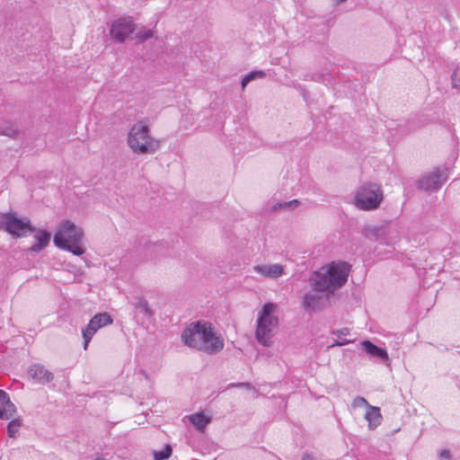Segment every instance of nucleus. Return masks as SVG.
Segmentation results:
<instances>
[{"mask_svg": "<svg viewBox=\"0 0 460 460\" xmlns=\"http://www.w3.org/2000/svg\"><path fill=\"white\" fill-rule=\"evenodd\" d=\"M181 341L186 346L208 354H217L224 348L223 339L217 336L211 324L206 322L191 323L182 332Z\"/></svg>", "mask_w": 460, "mask_h": 460, "instance_id": "nucleus-1", "label": "nucleus"}, {"mask_svg": "<svg viewBox=\"0 0 460 460\" xmlns=\"http://www.w3.org/2000/svg\"><path fill=\"white\" fill-rule=\"evenodd\" d=\"M350 265L345 261H332L324 272H316L311 279L314 290L319 292H333L341 288L348 279Z\"/></svg>", "mask_w": 460, "mask_h": 460, "instance_id": "nucleus-2", "label": "nucleus"}, {"mask_svg": "<svg viewBox=\"0 0 460 460\" xmlns=\"http://www.w3.org/2000/svg\"><path fill=\"white\" fill-rule=\"evenodd\" d=\"M83 230L69 220H64L58 226L53 242L59 249L81 256L85 252L83 245Z\"/></svg>", "mask_w": 460, "mask_h": 460, "instance_id": "nucleus-3", "label": "nucleus"}, {"mask_svg": "<svg viewBox=\"0 0 460 460\" xmlns=\"http://www.w3.org/2000/svg\"><path fill=\"white\" fill-rule=\"evenodd\" d=\"M276 309V304L266 303L258 315L255 337L258 342L265 347L271 345L272 338L279 327V318L274 314Z\"/></svg>", "mask_w": 460, "mask_h": 460, "instance_id": "nucleus-4", "label": "nucleus"}, {"mask_svg": "<svg viewBox=\"0 0 460 460\" xmlns=\"http://www.w3.org/2000/svg\"><path fill=\"white\" fill-rule=\"evenodd\" d=\"M128 145L135 154H153L160 141L149 135V127L143 121L132 126L128 135Z\"/></svg>", "mask_w": 460, "mask_h": 460, "instance_id": "nucleus-5", "label": "nucleus"}, {"mask_svg": "<svg viewBox=\"0 0 460 460\" xmlns=\"http://www.w3.org/2000/svg\"><path fill=\"white\" fill-rule=\"evenodd\" d=\"M383 199V192L377 184H363L355 196V205L363 210H372L378 208Z\"/></svg>", "mask_w": 460, "mask_h": 460, "instance_id": "nucleus-6", "label": "nucleus"}, {"mask_svg": "<svg viewBox=\"0 0 460 460\" xmlns=\"http://www.w3.org/2000/svg\"><path fill=\"white\" fill-rule=\"evenodd\" d=\"M0 228L16 237L25 235L27 232L32 233L35 231V228L31 226L30 220H22L12 213L2 216Z\"/></svg>", "mask_w": 460, "mask_h": 460, "instance_id": "nucleus-7", "label": "nucleus"}, {"mask_svg": "<svg viewBox=\"0 0 460 460\" xmlns=\"http://www.w3.org/2000/svg\"><path fill=\"white\" fill-rule=\"evenodd\" d=\"M112 323L111 316L107 313L95 314L89 322L87 326L83 329L84 349H87L88 345L93 335L102 327Z\"/></svg>", "mask_w": 460, "mask_h": 460, "instance_id": "nucleus-8", "label": "nucleus"}, {"mask_svg": "<svg viewBox=\"0 0 460 460\" xmlns=\"http://www.w3.org/2000/svg\"><path fill=\"white\" fill-rule=\"evenodd\" d=\"M134 22L129 18L115 21L111 28V37L118 42H123L134 32Z\"/></svg>", "mask_w": 460, "mask_h": 460, "instance_id": "nucleus-9", "label": "nucleus"}, {"mask_svg": "<svg viewBox=\"0 0 460 460\" xmlns=\"http://www.w3.org/2000/svg\"><path fill=\"white\" fill-rule=\"evenodd\" d=\"M447 177L438 169L424 175L419 181V188L424 190H437L445 183Z\"/></svg>", "mask_w": 460, "mask_h": 460, "instance_id": "nucleus-10", "label": "nucleus"}, {"mask_svg": "<svg viewBox=\"0 0 460 460\" xmlns=\"http://www.w3.org/2000/svg\"><path fill=\"white\" fill-rule=\"evenodd\" d=\"M28 375L40 385L49 384L54 379V374L41 364H32L28 369Z\"/></svg>", "mask_w": 460, "mask_h": 460, "instance_id": "nucleus-11", "label": "nucleus"}, {"mask_svg": "<svg viewBox=\"0 0 460 460\" xmlns=\"http://www.w3.org/2000/svg\"><path fill=\"white\" fill-rule=\"evenodd\" d=\"M328 297L317 293H307L303 298V306L307 312H316L322 310Z\"/></svg>", "mask_w": 460, "mask_h": 460, "instance_id": "nucleus-12", "label": "nucleus"}, {"mask_svg": "<svg viewBox=\"0 0 460 460\" xmlns=\"http://www.w3.org/2000/svg\"><path fill=\"white\" fill-rule=\"evenodd\" d=\"M253 270L269 279H278L284 274V268L280 264L255 265Z\"/></svg>", "mask_w": 460, "mask_h": 460, "instance_id": "nucleus-13", "label": "nucleus"}, {"mask_svg": "<svg viewBox=\"0 0 460 460\" xmlns=\"http://www.w3.org/2000/svg\"><path fill=\"white\" fill-rule=\"evenodd\" d=\"M16 411L14 404L10 401L7 393L0 389V419L9 420Z\"/></svg>", "mask_w": 460, "mask_h": 460, "instance_id": "nucleus-14", "label": "nucleus"}, {"mask_svg": "<svg viewBox=\"0 0 460 460\" xmlns=\"http://www.w3.org/2000/svg\"><path fill=\"white\" fill-rule=\"evenodd\" d=\"M362 349L370 357L379 358L383 361H388L389 357L387 351L380 347H377L370 341H364L361 342Z\"/></svg>", "mask_w": 460, "mask_h": 460, "instance_id": "nucleus-15", "label": "nucleus"}, {"mask_svg": "<svg viewBox=\"0 0 460 460\" xmlns=\"http://www.w3.org/2000/svg\"><path fill=\"white\" fill-rule=\"evenodd\" d=\"M365 419L368 423L369 429H376L383 420L380 408L370 405L365 412Z\"/></svg>", "mask_w": 460, "mask_h": 460, "instance_id": "nucleus-16", "label": "nucleus"}, {"mask_svg": "<svg viewBox=\"0 0 460 460\" xmlns=\"http://www.w3.org/2000/svg\"><path fill=\"white\" fill-rule=\"evenodd\" d=\"M34 238L37 243H34L30 250L34 252H39L49 243L51 234L46 230H39L34 235Z\"/></svg>", "mask_w": 460, "mask_h": 460, "instance_id": "nucleus-17", "label": "nucleus"}, {"mask_svg": "<svg viewBox=\"0 0 460 460\" xmlns=\"http://www.w3.org/2000/svg\"><path fill=\"white\" fill-rule=\"evenodd\" d=\"M189 419L190 421L199 431H203L206 426L210 422V419L207 418L202 412L192 414L189 417Z\"/></svg>", "mask_w": 460, "mask_h": 460, "instance_id": "nucleus-18", "label": "nucleus"}, {"mask_svg": "<svg viewBox=\"0 0 460 460\" xmlns=\"http://www.w3.org/2000/svg\"><path fill=\"white\" fill-rule=\"evenodd\" d=\"M332 334L338 336V339L335 340L329 346V348H332V347H335V346H343V345H346V344H349V343L352 342V341H350V340H347V339L341 338V336H347V335L349 334V329H348V328H342V329H340V330H333V331H332Z\"/></svg>", "mask_w": 460, "mask_h": 460, "instance_id": "nucleus-19", "label": "nucleus"}, {"mask_svg": "<svg viewBox=\"0 0 460 460\" xmlns=\"http://www.w3.org/2000/svg\"><path fill=\"white\" fill-rule=\"evenodd\" d=\"M136 309H137L140 313H142L145 316L150 318L154 316L155 313L153 309L149 306V304L146 299L144 297H139L137 301L134 304Z\"/></svg>", "mask_w": 460, "mask_h": 460, "instance_id": "nucleus-20", "label": "nucleus"}, {"mask_svg": "<svg viewBox=\"0 0 460 460\" xmlns=\"http://www.w3.org/2000/svg\"><path fill=\"white\" fill-rule=\"evenodd\" d=\"M300 205V201L297 199H292L289 201L277 202L272 206V210H294Z\"/></svg>", "mask_w": 460, "mask_h": 460, "instance_id": "nucleus-21", "label": "nucleus"}, {"mask_svg": "<svg viewBox=\"0 0 460 460\" xmlns=\"http://www.w3.org/2000/svg\"><path fill=\"white\" fill-rule=\"evenodd\" d=\"M265 76H266V74L262 70H255V71H252V72L248 73L242 79V82H241L242 89L243 90L245 88V86L252 80H255L257 78H263Z\"/></svg>", "mask_w": 460, "mask_h": 460, "instance_id": "nucleus-22", "label": "nucleus"}, {"mask_svg": "<svg viewBox=\"0 0 460 460\" xmlns=\"http://www.w3.org/2000/svg\"><path fill=\"white\" fill-rule=\"evenodd\" d=\"M21 425H22V420L20 419L12 420L7 425L8 436L10 438H16Z\"/></svg>", "mask_w": 460, "mask_h": 460, "instance_id": "nucleus-23", "label": "nucleus"}, {"mask_svg": "<svg viewBox=\"0 0 460 460\" xmlns=\"http://www.w3.org/2000/svg\"><path fill=\"white\" fill-rule=\"evenodd\" d=\"M172 449L170 445H166L164 449L154 452L155 460H165L172 456Z\"/></svg>", "mask_w": 460, "mask_h": 460, "instance_id": "nucleus-24", "label": "nucleus"}, {"mask_svg": "<svg viewBox=\"0 0 460 460\" xmlns=\"http://www.w3.org/2000/svg\"><path fill=\"white\" fill-rule=\"evenodd\" d=\"M351 406L353 408L366 407L367 409L370 406V404L368 403V402L364 397L357 396L353 400V402L351 403Z\"/></svg>", "mask_w": 460, "mask_h": 460, "instance_id": "nucleus-25", "label": "nucleus"}, {"mask_svg": "<svg viewBox=\"0 0 460 460\" xmlns=\"http://www.w3.org/2000/svg\"><path fill=\"white\" fill-rule=\"evenodd\" d=\"M153 36V31L151 30H146L143 32H138L137 37H138L141 40H146L150 39Z\"/></svg>", "mask_w": 460, "mask_h": 460, "instance_id": "nucleus-26", "label": "nucleus"}, {"mask_svg": "<svg viewBox=\"0 0 460 460\" xmlns=\"http://www.w3.org/2000/svg\"><path fill=\"white\" fill-rule=\"evenodd\" d=\"M230 386L234 387H241V388H246V389H254V387L252 385L251 383H237V384H231Z\"/></svg>", "mask_w": 460, "mask_h": 460, "instance_id": "nucleus-27", "label": "nucleus"}, {"mask_svg": "<svg viewBox=\"0 0 460 460\" xmlns=\"http://www.w3.org/2000/svg\"><path fill=\"white\" fill-rule=\"evenodd\" d=\"M439 457L440 458H443V459H450L451 458V454H450V451L447 450V449H443L439 452Z\"/></svg>", "mask_w": 460, "mask_h": 460, "instance_id": "nucleus-28", "label": "nucleus"}, {"mask_svg": "<svg viewBox=\"0 0 460 460\" xmlns=\"http://www.w3.org/2000/svg\"><path fill=\"white\" fill-rule=\"evenodd\" d=\"M301 460H314V456L308 453H305L303 456H302V459Z\"/></svg>", "mask_w": 460, "mask_h": 460, "instance_id": "nucleus-29", "label": "nucleus"}, {"mask_svg": "<svg viewBox=\"0 0 460 460\" xmlns=\"http://www.w3.org/2000/svg\"><path fill=\"white\" fill-rule=\"evenodd\" d=\"M3 134L9 136V137H13L15 134V131L13 129H8V130L3 131Z\"/></svg>", "mask_w": 460, "mask_h": 460, "instance_id": "nucleus-30", "label": "nucleus"}, {"mask_svg": "<svg viewBox=\"0 0 460 460\" xmlns=\"http://www.w3.org/2000/svg\"><path fill=\"white\" fill-rule=\"evenodd\" d=\"M93 460H104V459H103L102 457L98 456V457H96V458H95V459H93Z\"/></svg>", "mask_w": 460, "mask_h": 460, "instance_id": "nucleus-31", "label": "nucleus"}]
</instances>
